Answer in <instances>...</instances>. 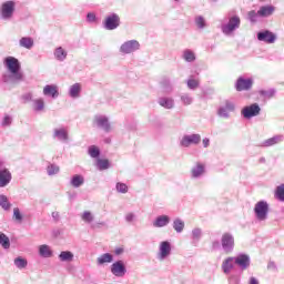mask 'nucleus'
<instances>
[{"mask_svg":"<svg viewBox=\"0 0 284 284\" xmlns=\"http://www.w3.org/2000/svg\"><path fill=\"white\" fill-rule=\"evenodd\" d=\"M236 245V241L234 239V234L231 232H224L221 235V240H214L211 243L212 250H223L224 254H232L234 252V247Z\"/></svg>","mask_w":284,"mask_h":284,"instance_id":"obj_1","label":"nucleus"},{"mask_svg":"<svg viewBox=\"0 0 284 284\" xmlns=\"http://www.w3.org/2000/svg\"><path fill=\"white\" fill-rule=\"evenodd\" d=\"M241 28V17L230 16L225 22L221 24V30L225 37H232L236 30Z\"/></svg>","mask_w":284,"mask_h":284,"instance_id":"obj_2","label":"nucleus"},{"mask_svg":"<svg viewBox=\"0 0 284 284\" xmlns=\"http://www.w3.org/2000/svg\"><path fill=\"white\" fill-rule=\"evenodd\" d=\"M93 128H97L98 130H102L106 134H110L112 132V122H110V116L106 114H95L92 120Z\"/></svg>","mask_w":284,"mask_h":284,"instance_id":"obj_3","label":"nucleus"},{"mask_svg":"<svg viewBox=\"0 0 284 284\" xmlns=\"http://www.w3.org/2000/svg\"><path fill=\"white\" fill-rule=\"evenodd\" d=\"M253 212L255 214L256 221H260L262 223L270 216V203L267 201H258L255 203Z\"/></svg>","mask_w":284,"mask_h":284,"instance_id":"obj_4","label":"nucleus"},{"mask_svg":"<svg viewBox=\"0 0 284 284\" xmlns=\"http://www.w3.org/2000/svg\"><path fill=\"white\" fill-rule=\"evenodd\" d=\"M17 9L16 1H6L0 8V19L3 21H10L14 17V10Z\"/></svg>","mask_w":284,"mask_h":284,"instance_id":"obj_5","label":"nucleus"},{"mask_svg":"<svg viewBox=\"0 0 284 284\" xmlns=\"http://www.w3.org/2000/svg\"><path fill=\"white\" fill-rule=\"evenodd\" d=\"M138 50H141L139 40H128L120 45L119 52L120 54H134Z\"/></svg>","mask_w":284,"mask_h":284,"instance_id":"obj_6","label":"nucleus"},{"mask_svg":"<svg viewBox=\"0 0 284 284\" xmlns=\"http://www.w3.org/2000/svg\"><path fill=\"white\" fill-rule=\"evenodd\" d=\"M12 181V173L8 168H6V163L0 160V187H8Z\"/></svg>","mask_w":284,"mask_h":284,"instance_id":"obj_7","label":"nucleus"},{"mask_svg":"<svg viewBox=\"0 0 284 284\" xmlns=\"http://www.w3.org/2000/svg\"><path fill=\"white\" fill-rule=\"evenodd\" d=\"M201 143V134H184L180 140V148H191V145H199Z\"/></svg>","mask_w":284,"mask_h":284,"instance_id":"obj_8","label":"nucleus"},{"mask_svg":"<svg viewBox=\"0 0 284 284\" xmlns=\"http://www.w3.org/2000/svg\"><path fill=\"white\" fill-rule=\"evenodd\" d=\"M172 254V243L162 241L159 244L158 261H165Z\"/></svg>","mask_w":284,"mask_h":284,"instance_id":"obj_9","label":"nucleus"},{"mask_svg":"<svg viewBox=\"0 0 284 284\" xmlns=\"http://www.w3.org/2000/svg\"><path fill=\"white\" fill-rule=\"evenodd\" d=\"M121 26V18L116 13H111L106 16L103 28L104 30H116Z\"/></svg>","mask_w":284,"mask_h":284,"instance_id":"obj_10","label":"nucleus"},{"mask_svg":"<svg viewBox=\"0 0 284 284\" xmlns=\"http://www.w3.org/2000/svg\"><path fill=\"white\" fill-rule=\"evenodd\" d=\"M111 274H113V276H115L116 278H123V276H125V274H128V268L125 267V262L119 260L115 261L111 267Z\"/></svg>","mask_w":284,"mask_h":284,"instance_id":"obj_11","label":"nucleus"},{"mask_svg":"<svg viewBox=\"0 0 284 284\" xmlns=\"http://www.w3.org/2000/svg\"><path fill=\"white\" fill-rule=\"evenodd\" d=\"M236 110V104L234 102L226 100L223 105L217 110V115L221 119H230V113Z\"/></svg>","mask_w":284,"mask_h":284,"instance_id":"obj_12","label":"nucleus"},{"mask_svg":"<svg viewBox=\"0 0 284 284\" xmlns=\"http://www.w3.org/2000/svg\"><path fill=\"white\" fill-rule=\"evenodd\" d=\"M2 81L4 83H9L10 85H17V83H21V81H23V72L14 71L3 74Z\"/></svg>","mask_w":284,"mask_h":284,"instance_id":"obj_13","label":"nucleus"},{"mask_svg":"<svg viewBox=\"0 0 284 284\" xmlns=\"http://www.w3.org/2000/svg\"><path fill=\"white\" fill-rule=\"evenodd\" d=\"M258 114H261V106L258 103H253L242 109V116H244V119H254V116H258Z\"/></svg>","mask_w":284,"mask_h":284,"instance_id":"obj_14","label":"nucleus"},{"mask_svg":"<svg viewBox=\"0 0 284 284\" xmlns=\"http://www.w3.org/2000/svg\"><path fill=\"white\" fill-rule=\"evenodd\" d=\"M205 163L196 162L191 169V179L197 181V179H203L205 176Z\"/></svg>","mask_w":284,"mask_h":284,"instance_id":"obj_15","label":"nucleus"},{"mask_svg":"<svg viewBox=\"0 0 284 284\" xmlns=\"http://www.w3.org/2000/svg\"><path fill=\"white\" fill-rule=\"evenodd\" d=\"M235 265H236V262L234 260V256H229L222 261L221 270L223 274H225V276H230V274L234 272Z\"/></svg>","mask_w":284,"mask_h":284,"instance_id":"obj_16","label":"nucleus"},{"mask_svg":"<svg viewBox=\"0 0 284 284\" xmlns=\"http://www.w3.org/2000/svg\"><path fill=\"white\" fill-rule=\"evenodd\" d=\"M53 139H55L57 141H60L61 143H68V141H70V134L68 132V128L65 126L55 128L53 130Z\"/></svg>","mask_w":284,"mask_h":284,"instance_id":"obj_17","label":"nucleus"},{"mask_svg":"<svg viewBox=\"0 0 284 284\" xmlns=\"http://www.w3.org/2000/svg\"><path fill=\"white\" fill-rule=\"evenodd\" d=\"M235 260V265H239L240 270H242V272H245V270H247L252 263V260L250 258V255L247 254H239L236 256H233Z\"/></svg>","mask_w":284,"mask_h":284,"instance_id":"obj_18","label":"nucleus"},{"mask_svg":"<svg viewBox=\"0 0 284 284\" xmlns=\"http://www.w3.org/2000/svg\"><path fill=\"white\" fill-rule=\"evenodd\" d=\"M252 85H254V80L252 78L245 79L241 77L235 83L237 92H245L247 90H252Z\"/></svg>","mask_w":284,"mask_h":284,"instance_id":"obj_19","label":"nucleus"},{"mask_svg":"<svg viewBox=\"0 0 284 284\" xmlns=\"http://www.w3.org/2000/svg\"><path fill=\"white\" fill-rule=\"evenodd\" d=\"M257 40L262 41L263 43H275L276 42V34L270 30L260 31L257 33Z\"/></svg>","mask_w":284,"mask_h":284,"instance_id":"obj_20","label":"nucleus"},{"mask_svg":"<svg viewBox=\"0 0 284 284\" xmlns=\"http://www.w3.org/2000/svg\"><path fill=\"white\" fill-rule=\"evenodd\" d=\"M158 104L160 105V108H163L164 110H174V108H176V102L172 97L158 98Z\"/></svg>","mask_w":284,"mask_h":284,"instance_id":"obj_21","label":"nucleus"},{"mask_svg":"<svg viewBox=\"0 0 284 284\" xmlns=\"http://www.w3.org/2000/svg\"><path fill=\"white\" fill-rule=\"evenodd\" d=\"M42 94L44 97H50L51 99H59V85L57 84L44 85Z\"/></svg>","mask_w":284,"mask_h":284,"instance_id":"obj_22","label":"nucleus"},{"mask_svg":"<svg viewBox=\"0 0 284 284\" xmlns=\"http://www.w3.org/2000/svg\"><path fill=\"white\" fill-rule=\"evenodd\" d=\"M6 67L8 68L9 72H20L21 71V63H19V60L13 57H8L6 59Z\"/></svg>","mask_w":284,"mask_h":284,"instance_id":"obj_23","label":"nucleus"},{"mask_svg":"<svg viewBox=\"0 0 284 284\" xmlns=\"http://www.w3.org/2000/svg\"><path fill=\"white\" fill-rule=\"evenodd\" d=\"M201 239H203V229L194 227L191 231L192 245H194V247H196L199 245V242L201 241Z\"/></svg>","mask_w":284,"mask_h":284,"instance_id":"obj_24","label":"nucleus"},{"mask_svg":"<svg viewBox=\"0 0 284 284\" xmlns=\"http://www.w3.org/2000/svg\"><path fill=\"white\" fill-rule=\"evenodd\" d=\"M284 135H275L262 142V148H272V145H278V143H283Z\"/></svg>","mask_w":284,"mask_h":284,"instance_id":"obj_25","label":"nucleus"},{"mask_svg":"<svg viewBox=\"0 0 284 284\" xmlns=\"http://www.w3.org/2000/svg\"><path fill=\"white\" fill-rule=\"evenodd\" d=\"M170 225V216L168 215H159L153 221V227H168Z\"/></svg>","mask_w":284,"mask_h":284,"instance_id":"obj_26","label":"nucleus"},{"mask_svg":"<svg viewBox=\"0 0 284 284\" xmlns=\"http://www.w3.org/2000/svg\"><path fill=\"white\" fill-rule=\"evenodd\" d=\"M275 11L276 7L274 6H263L257 10L260 17L262 18L272 17V14H274Z\"/></svg>","mask_w":284,"mask_h":284,"instance_id":"obj_27","label":"nucleus"},{"mask_svg":"<svg viewBox=\"0 0 284 284\" xmlns=\"http://www.w3.org/2000/svg\"><path fill=\"white\" fill-rule=\"evenodd\" d=\"M53 57L55 61L63 62L65 59H68V51L63 49V47H58L53 51Z\"/></svg>","mask_w":284,"mask_h":284,"instance_id":"obj_28","label":"nucleus"},{"mask_svg":"<svg viewBox=\"0 0 284 284\" xmlns=\"http://www.w3.org/2000/svg\"><path fill=\"white\" fill-rule=\"evenodd\" d=\"M32 110L33 112H44L45 111V101L43 98H38L32 100Z\"/></svg>","mask_w":284,"mask_h":284,"instance_id":"obj_29","label":"nucleus"},{"mask_svg":"<svg viewBox=\"0 0 284 284\" xmlns=\"http://www.w3.org/2000/svg\"><path fill=\"white\" fill-rule=\"evenodd\" d=\"M81 83H74L69 88V97L71 99H79L81 97Z\"/></svg>","mask_w":284,"mask_h":284,"instance_id":"obj_30","label":"nucleus"},{"mask_svg":"<svg viewBox=\"0 0 284 284\" xmlns=\"http://www.w3.org/2000/svg\"><path fill=\"white\" fill-rule=\"evenodd\" d=\"M83 183H85V178H83L81 174H74L70 180L71 187L79 189L81 185H83Z\"/></svg>","mask_w":284,"mask_h":284,"instance_id":"obj_31","label":"nucleus"},{"mask_svg":"<svg viewBox=\"0 0 284 284\" xmlns=\"http://www.w3.org/2000/svg\"><path fill=\"white\" fill-rule=\"evenodd\" d=\"M20 48H26V50H32L34 48V40L30 37H23L19 40Z\"/></svg>","mask_w":284,"mask_h":284,"instance_id":"obj_32","label":"nucleus"},{"mask_svg":"<svg viewBox=\"0 0 284 284\" xmlns=\"http://www.w3.org/2000/svg\"><path fill=\"white\" fill-rule=\"evenodd\" d=\"M58 258L61 263H72V261H74V253L70 251H62Z\"/></svg>","mask_w":284,"mask_h":284,"instance_id":"obj_33","label":"nucleus"},{"mask_svg":"<svg viewBox=\"0 0 284 284\" xmlns=\"http://www.w3.org/2000/svg\"><path fill=\"white\" fill-rule=\"evenodd\" d=\"M201 85V80H199V78L191 75L189 77V79L186 80V87L189 88V90H199Z\"/></svg>","mask_w":284,"mask_h":284,"instance_id":"obj_34","label":"nucleus"},{"mask_svg":"<svg viewBox=\"0 0 284 284\" xmlns=\"http://www.w3.org/2000/svg\"><path fill=\"white\" fill-rule=\"evenodd\" d=\"M172 226L176 234H181L185 230V221L181 220V217H176L173 220Z\"/></svg>","mask_w":284,"mask_h":284,"instance_id":"obj_35","label":"nucleus"},{"mask_svg":"<svg viewBox=\"0 0 284 284\" xmlns=\"http://www.w3.org/2000/svg\"><path fill=\"white\" fill-rule=\"evenodd\" d=\"M39 255L42 258H50L52 257V248L48 244H42L39 246Z\"/></svg>","mask_w":284,"mask_h":284,"instance_id":"obj_36","label":"nucleus"},{"mask_svg":"<svg viewBox=\"0 0 284 284\" xmlns=\"http://www.w3.org/2000/svg\"><path fill=\"white\" fill-rule=\"evenodd\" d=\"M182 59H184V61H186V63H194V61H196V54L194 53V51H192L190 49H185L183 51Z\"/></svg>","mask_w":284,"mask_h":284,"instance_id":"obj_37","label":"nucleus"},{"mask_svg":"<svg viewBox=\"0 0 284 284\" xmlns=\"http://www.w3.org/2000/svg\"><path fill=\"white\" fill-rule=\"evenodd\" d=\"M114 256L110 253H104L97 258L98 265H105V263H112Z\"/></svg>","mask_w":284,"mask_h":284,"instance_id":"obj_38","label":"nucleus"},{"mask_svg":"<svg viewBox=\"0 0 284 284\" xmlns=\"http://www.w3.org/2000/svg\"><path fill=\"white\" fill-rule=\"evenodd\" d=\"M260 97L263 99H274L276 97V89H268V90H260Z\"/></svg>","mask_w":284,"mask_h":284,"instance_id":"obj_39","label":"nucleus"},{"mask_svg":"<svg viewBox=\"0 0 284 284\" xmlns=\"http://www.w3.org/2000/svg\"><path fill=\"white\" fill-rule=\"evenodd\" d=\"M0 207H2L4 212L10 211V209L12 207V203H10V200H8L7 195H0Z\"/></svg>","mask_w":284,"mask_h":284,"instance_id":"obj_40","label":"nucleus"},{"mask_svg":"<svg viewBox=\"0 0 284 284\" xmlns=\"http://www.w3.org/2000/svg\"><path fill=\"white\" fill-rule=\"evenodd\" d=\"M81 221H83V223H87L90 225V223H94V213L91 211H84L81 214Z\"/></svg>","mask_w":284,"mask_h":284,"instance_id":"obj_41","label":"nucleus"},{"mask_svg":"<svg viewBox=\"0 0 284 284\" xmlns=\"http://www.w3.org/2000/svg\"><path fill=\"white\" fill-rule=\"evenodd\" d=\"M13 264L16 267H18V270H26L28 267V260L19 256L13 260Z\"/></svg>","mask_w":284,"mask_h":284,"instance_id":"obj_42","label":"nucleus"},{"mask_svg":"<svg viewBox=\"0 0 284 284\" xmlns=\"http://www.w3.org/2000/svg\"><path fill=\"white\" fill-rule=\"evenodd\" d=\"M161 88H163L164 92H172L174 88L172 87V81L169 78H163L160 82Z\"/></svg>","mask_w":284,"mask_h":284,"instance_id":"obj_43","label":"nucleus"},{"mask_svg":"<svg viewBox=\"0 0 284 284\" xmlns=\"http://www.w3.org/2000/svg\"><path fill=\"white\" fill-rule=\"evenodd\" d=\"M180 101L184 105H192L194 103V98L190 93H182L180 95Z\"/></svg>","mask_w":284,"mask_h":284,"instance_id":"obj_44","label":"nucleus"},{"mask_svg":"<svg viewBox=\"0 0 284 284\" xmlns=\"http://www.w3.org/2000/svg\"><path fill=\"white\" fill-rule=\"evenodd\" d=\"M0 245L3 250H10V237L2 232H0Z\"/></svg>","mask_w":284,"mask_h":284,"instance_id":"obj_45","label":"nucleus"},{"mask_svg":"<svg viewBox=\"0 0 284 284\" xmlns=\"http://www.w3.org/2000/svg\"><path fill=\"white\" fill-rule=\"evenodd\" d=\"M12 219L16 223H23V213H21V210L19 207L13 209Z\"/></svg>","mask_w":284,"mask_h":284,"instance_id":"obj_46","label":"nucleus"},{"mask_svg":"<svg viewBox=\"0 0 284 284\" xmlns=\"http://www.w3.org/2000/svg\"><path fill=\"white\" fill-rule=\"evenodd\" d=\"M88 154L91 156V159H99V156L101 155V151L98 146L91 145L89 146Z\"/></svg>","mask_w":284,"mask_h":284,"instance_id":"obj_47","label":"nucleus"},{"mask_svg":"<svg viewBox=\"0 0 284 284\" xmlns=\"http://www.w3.org/2000/svg\"><path fill=\"white\" fill-rule=\"evenodd\" d=\"M97 168L100 171L109 170L110 169V161L103 160V159H98L97 160Z\"/></svg>","mask_w":284,"mask_h":284,"instance_id":"obj_48","label":"nucleus"},{"mask_svg":"<svg viewBox=\"0 0 284 284\" xmlns=\"http://www.w3.org/2000/svg\"><path fill=\"white\" fill-rule=\"evenodd\" d=\"M59 165H57V164H49L48 166H47V174L49 175V176H54V174H59Z\"/></svg>","mask_w":284,"mask_h":284,"instance_id":"obj_49","label":"nucleus"},{"mask_svg":"<svg viewBox=\"0 0 284 284\" xmlns=\"http://www.w3.org/2000/svg\"><path fill=\"white\" fill-rule=\"evenodd\" d=\"M275 197L277 201H282L284 203V184H281L276 187Z\"/></svg>","mask_w":284,"mask_h":284,"instance_id":"obj_50","label":"nucleus"},{"mask_svg":"<svg viewBox=\"0 0 284 284\" xmlns=\"http://www.w3.org/2000/svg\"><path fill=\"white\" fill-rule=\"evenodd\" d=\"M115 190L116 192H119V194H128V184L118 182L115 185Z\"/></svg>","mask_w":284,"mask_h":284,"instance_id":"obj_51","label":"nucleus"},{"mask_svg":"<svg viewBox=\"0 0 284 284\" xmlns=\"http://www.w3.org/2000/svg\"><path fill=\"white\" fill-rule=\"evenodd\" d=\"M258 17L261 16L258 14V11L256 12L255 10L248 11L247 13V19L251 23H256V21H258Z\"/></svg>","mask_w":284,"mask_h":284,"instance_id":"obj_52","label":"nucleus"},{"mask_svg":"<svg viewBox=\"0 0 284 284\" xmlns=\"http://www.w3.org/2000/svg\"><path fill=\"white\" fill-rule=\"evenodd\" d=\"M195 26L200 29L203 30L206 26L205 23V18H203V16H197L195 18Z\"/></svg>","mask_w":284,"mask_h":284,"instance_id":"obj_53","label":"nucleus"},{"mask_svg":"<svg viewBox=\"0 0 284 284\" xmlns=\"http://www.w3.org/2000/svg\"><path fill=\"white\" fill-rule=\"evenodd\" d=\"M11 125H12V116L6 114V115L2 118L1 126H2V128H10Z\"/></svg>","mask_w":284,"mask_h":284,"instance_id":"obj_54","label":"nucleus"},{"mask_svg":"<svg viewBox=\"0 0 284 284\" xmlns=\"http://www.w3.org/2000/svg\"><path fill=\"white\" fill-rule=\"evenodd\" d=\"M124 221L125 223H134V221H136V214H134L133 212H129L124 215Z\"/></svg>","mask_w":284,"mask_h":284,"instance_id":"obj_55","label":"nucleus"},{"mask_svg":"<svg viewBox=\"0 0 284 284\" xmlns=\"http://www.w3.org/2000/svg\"><path fill=\"white\" fill-rule=\"evenodd\" d=\"M34 95H32V93L28 92L22 94L21 99L23 101V103H30V101H33Z\"/></svg>","mask_w":284,"mask_h":284,"instance_id":"obj_56","label":"nucleus"},{"mask_svg":"<svg viewBox=\"0 0 284 284\" xmlns=\"http://www.w3.org/2000/svg\"><path fill=\"white\" fill-rule=\"evenodd\" d=\"M87 21L89 23H94V21H97V16L94 13H88L87 14Z\"/></svg>","mask_w":284,"mask_h":284,"instance_id":"obj_57","label":"nucleus"},{"mask_svg":"<svg viewBox=\"0 0 284 284\" xmlns=\"http://www.w3.org/2000/svg\"><path fill=\"white\" fill-rule=\"evenodd\" d=\"M202 145H203V148H210V140L207 138H204L202 140Z\"/></svg>","mask_w":284,"mask_h":284,"instance_id":"obj_58","label":"nucleus"},{"mask_svg":"<svg viewBox=\"0 0 284 284\" xmlns=\"http://www.w3.org/2000/svg\"><path fill=\"white\" fill-rule=\"evenodd\" d=\"M122 253H123V248H121V247H118V248H115V251H114V254H115L116 256H121Z\"/></svg>","mask_w":284,"mask_h":284,"instance_id":"obj_59","label":"nucleus"},{"mask_svg":"<svg viewBox=\"0 0 284 284\" xmlns=\"http://www.w3.org/2000/svg\"><path fill=\"white\" fill-rule=\"evenodd\" d=\"M267 268H268V270H276V264H275L274 262H270V263L267 264Z\"/></svg>","mask_w":284,"mask_h":284,"instance_id":"obj_60","label":"nucleus"},{"mask_svg":"<svg viewBox=\"0 0 284 284\" xmlns=\"http://www.w3.org/2000/svg\"><path fill=\"white\" fill-rule=\"evenodd\" d=\"M52 219H54V221H59V212H52Z\"/></svg>","mask_w":284,"mask_h":284,"instance_id":"obj_61","label":"nucleus"},{"mask_svg":"<svg viewBox=\"0 0 284 284\" xmlns=\"http://www.w3.org/2000/svg\"><path fill=\"white\" fill-rule=\"evenodd\" d=\"M248 284H258V280H256V277H251Z\"/></svg>","mask_w":284,"mask_h":284,"instance_id":"obj_62","label":"nucleus"},{"mask_svg":"<svg viewBox=\"0 0 284 284\" xmlns=\"http://www.w3.org/2000/svg\"><path fill=\"white\" fill-rule=\"evenodd\" d=\"M234 281V275L229 276V282L232 283Z\"/></svg>","mask_w":284,"mask_h":284,"instance_id":"obj_63","label":"nucleus"},{"mask_svg":"<svg viewBox=\"0 0 284 284\" xmlns=\"http://www.w3.org/2000/svg\"><path fill=\"white\" fill-rule=\"evenodd\" d=\"M173 1H175V3H179V1H181V0H173Z\"/></svg>","mask_w":284,"mask_h":284,"instance_id":"obj_64","label":"nucleus"}]
</instances>
